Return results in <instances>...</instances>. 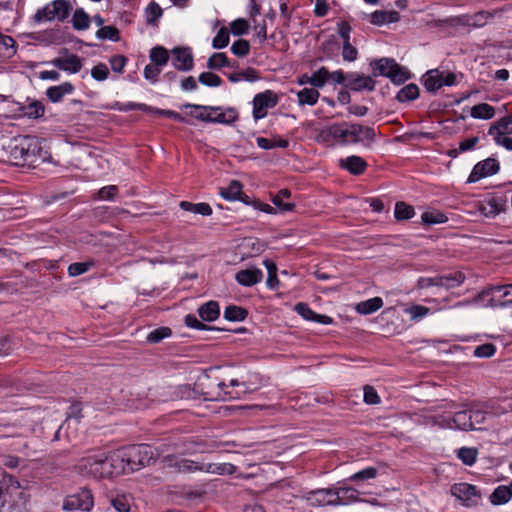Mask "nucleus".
<instances>
[{
  "mask_svg": "<svg viewBox=\"0 0 512 512\" xmlns=\"http://www.w3.org/2000/svg\"><path fill=\"white\" fill-rule=\"evenodd\" d=\"M126 448L113 451L97 450L81 458L76 466L77 471L84 476L96 479L130 473V463Z\"/></svg>",
  "mask_w": 512,
  "mask_h": 512,
  "instance_id": "obj_1",
  "label": "nucleus"
},
{
  "mask_svg": "<svg viewBox=\"0 0 512 512\" xmlns=\"http://www.w3.org/2000/svg\"><path fill=\"white\" fill-rule=\"evenodd\" d=\"M51 159L45 141L38 137L24 136L9 145V160L15 166L36 168Z\"/></svg>",
  "mask_w": 512,
  "mask_h": 512,
  "instance_id": "obj_2",
  "label": "nucleus"
},
{
  "mask_svg": "<svg viewBox=\"0 0 512 512\" xmlns=\"http://www.w3.org/2000/svg\"><path fill=\"white\" fill-rule=\"evenodd\" d=\"M217 391L207 392L210 399L220 401L237 400L256 391L259 386V377L257 374L249 377L230 378L228 381L219 380L216 382Z\"/></svg>",
  "mask_w": 512,
  "mask_h": 512,
  "instance_id": "obj_3",
  "label": "nucleus"
},
{
  "mask_svg": "<svg viewBox=\"0 0 512 512\" xmlns=\"http://www.w3.org/2000/svg\"><path fill=\"white\" fill-rule=\"evenodd\" d=\"M417 422L429 428L472 430L469 409L458 411L452 416L450 414H424L417 418Z\"/></svg>",
  "mask_w": 512,
  "mask_h": 512,
  "instance_id": "obj_4",
  "label": "nucleus"
},
{
  "mask_svg": "<svg viewBox=\"0 0 512 512\" xmlns=\"http://www.w3.org/2000/svg\"><path fill=\"white\" fill-rule=\"evenodd\" d=\"M194 451L191 443L178 441L172 445L171 453L164 456L166 465L175 467L179 472L193 473L202 472L203 463L195 462L186 458H179L176 455L188 454Z\"/></svg>",
  "mask_w": 512,
  "mask_h": 512,
  "instance_id": "obj_5",
  "label": "nucleus"
},
{
  "mask_svg": "<svg viewBox=\"0 0 512 512\" xmlns=\"http://www.w3.org/2000/svg\"><path fill=\"white\" fill-rule=\"evenodd\" d=\"M317 141L327 146L350 145V123H333L322 127L317 134Z\"/></svg>",
  "mask_w": 512,
  "mask_h": 512,
  "instance_id": "obj_6",
  "label": "nucleus"
},
{
  "mask_svg": "<svg viewBox=\"0 0 512 512\" xmlns=\"http://www.w3.org/2000/svg\"><path fill=\"white\" fill-rule=\"evenodd\" d=\"M70 10L71 6L68 1L53 0L36 11L33 21L36 24L52 21L62 22L69 16Z\"/></svg>",
  "mask_w": 512,
  "mask_h": 512,
  "instance_id": "obj_7",
  "label": "nucleus"
},
{
  "mask_svg": "<svg viewBox=\"0 0 512 512\" xmlns=\"http://www.w3.org/2000/svg\"><path fill=\"white\" fill-rule=\"evenodd\" d=\"M130 470L138 471L146 465L151 464L155 459V449L148 444H137L126 446Z\"/></svg>",
  "mask_w": 512,
  "mask_h": 512,
  "instance_id": "obj_8",
  "label": "nucleus"
},
{
  "mask_svg": "<svg viewBox=\"0 0 512 512\" xmlns=\"http://www.w3.org/2000/svg\"><path fill=\"white\" fill-rule=\"evenodd\" d=\"M423 85L428 92H436L444 86L452 87L457 83V76L450 71L431 69L422 78Z\"/></svg>",
  "mask_w": 512,
  "mask_h": 512,
  "instance_id": "obj_9",
  "label": "nucleus"
},
{
  "mask_svg": "<svg viewBox=\"0 0 512 512\" xmlns=\"http://www.w3.org/2000/svg\"><path fill=\"white\" fill-rule=\"evenodd\" d=\"M21 494L19 481L5 471L0 470V508L12 507L16 497Z\"/></svg>",
  "mask_w": 512,
  "mask_h": 512,
  "instance_id": "obj_10",
  "label": "nucleus"
},
{
  "mask_svg": "<svg viewBox=\"0 0 512 512\" xmlns=\"http://www.w3.org/2000/svg\"><path fill=\"white\" fill-rule=\"evenodd\" d=\"M9 117L13 119L27 118L36 120L44 116L45 106L39 100H31L27 104L12 102L9 105Z\"/></svg>",
  "mask_w": 512,
  "mask_h": 512,
  "instance_id": "obj_11",
  "label": "nucleus"
},
{
  "mask_svg": "<svg viewBox=\"0 0 512 512\" xmlns=\"http://www.w3.org/2000/svg\"><path fill=\"white\" fill-rule=\"evenodd\" d=\"M93 506L94 500L92 492L87 488H83L79 492L67 496L63 502L62 508L65 511L82 510L89 512Z\"/></svg>",
  "mask_w": 512,
  "mask_h": 512,
  "instance_id": "obj_12",
  "label": "nucleus"
},
{
  "mask_svg": "<svg viewBox=\"0 0 512 512\" xmlns=\"http://www.w3.org/2000/svg\"><path fill=\"white\" fill-rule=\"evenodd\" d=\"M277 102L278 97L276 93L273 92L272 90H266L264 92L256 94L252 101L253 118L256 121L265 118L267 116L268 109L275 107Z\"/></svg>",
  "mask_w": 512,
  "mask_h": 512,
  "instance_id": "obj_13",
  "label": "nucleus"
},
{
  "mask_svg": "<svg viewBox=\"0 0 512 512\" xmlns=\"http://www.w3.org/2000/svg\"><path fill=\"white\" fill-rule=\"evenodd\" d=\"M451 494L466 507L478 505L481 496L476 486L469 483H456L451 487Z\"/></svg>",
  "mask_w": 512,
  "mask_h": 512,
  "instance_id": "obj_14",
  "label": "nucleus"
},
{
  "mask_svg": "<svg viewBox=\"0 0 512 512\" xmlns=\"http://www.w3.org/2000/svg\"><path fill=\"white\" fill-rule=\"evenodd\" d=\"M499 170L500 164L496 158H486L474 165L467 181L468 183H476L483 178L497 174Z\"/></svg>",
  "mask_w": 512,
  "mask_h": 512,
  "instance_id": "obj_15",
  "label": "nucleus"
},
{
  "mask_svg": "<svg viewBox=\"0 0 512 512\" xmlns=\"http://www.w3.org/2000/svg\"><path fill=\"white\" fill-rule=\"evenodd\" d=\"M303 499L308 506L324 507L335 506L334 500L337 499V496L335 497L334 488H320L305 492Z\"/></svg>",
  "mask_w": 512,
  "mask_h": 512,
  "instance_id": "obj_16",
  "label": "nucleus"
},
{
  "mask_svg": "<svg viewBox=\"0 0 512 512\" xmlns=\"http://www.w3.org/2000/svg\"><path fill=\"white\" fill-rule=\"evenodd\" d=\"M375 138L374 128L350 123V145L360 144L365 148H370L375 142Z\"/></svg>",
  "mask_w": 512,
  "mask_h": 512,
  "instance_id": "obj_17",
  "label": "nucleus"
},
{
  "mask_svg": "<svg viewBox=\"0 0 512 512\" xmlns=\"http://www.w3.org/2000/svg\"><path fill=\"white\" fill-rule=\"evenodd\" d=\"M171 63L179 71H190L193 68V54L190 48L175 47L171 50Z\"/></svg>",
  "mask_w": 512,
  "mask_h": 512,
  "instance_id": "obj_18",
  "label": "nucleus"
},
{
  "mask_svg": "<svg viewBox=\"0 0 512 512\" xmlns=\"http://www.w3.org/2000/svg\"><path fill=\"white\" fill-rule=\"evenodd\" d=\"M376 82L372 76H366L357 72L348 73V82L345 87L353 91H373L375 89Z\"/></svg>",
  "mask_w": 512,
  "mask_h": 512,
  "instance_id": "obj_19",
  "label": "nucleus"
},
{
  "mask_svg": "<svg viewBox=\"0 0 512 512\" xmlns=\"http://www.w3.org/2000/svg\"><path fill=\"white\" fill-rule=\"evenodd\" d=\"M55 68L67 72L68 74H76L82 68V61L76 54H69L66 57H57L48 62Z\"/></svg>",
  "mask_w": 512,
  "mask_h": 512,
  "instance_id": "obj_20",
  "label": "nucleus"
},
{
  "mask_svg": "<svg viewBox=\"0 0 512 512\" xmlns=\"http://www.w3.org/2000/svg\"><path fill=\"white\" fill-rule=\"evenodd\" d=\"M234 278L239 285L252 287L262 281L263 272L254 266H250L237 271Z\"/></svg>",
  "mask_w": 512,
  "mask_h": 512,
  "instance_id": "obj_21",
  "label": "nucleus"
},
{
  "mask_svg": "<svg viewBox=\"0 0 512 512\" xmlns=\"http://www.w3.org/2000/svg\"><path fill=\"white\" fill-rule=\"evenodd\" d=\"M295 311L302 317L304 318L305 320H308V321H312V322H315V323H320V324H323V325H329L333 322L332 318L327 316V315H323V314H318L316 312H314L309 306L308 304L306 303H297L295 305Z\"/></svg>",
  "mask_w": 512,
  "mask_h": 512,
  "instance_id": "obj_22",
  "label": "nucleus"
},
{
  "mask_svg": "<svg viewBox=\"0 0 512 512\" xmlns=\"http://www.w3.org/2000/svg\"><path fill=\"white\" fill-rule=\"evenodd\" d=\"M339 166L353 175H360L366 170L367 163L362 157L352 155L341 158L339 160Z\"/></svg>",
  "mask_w": 512,
  "mask_h": 512,
  "instance_id": "obj_23",
  "label": "nucleus"
},
{
  "mask_svg": "<svg viewBox=\"0 0 512 512\" xmlns=\"http://www.w3.org/2000/svg\"><path fill=\"white\" fill-rule=\"evenodd\" d=\"M334 492L335 497L337 496L334 500L335 506L350 505L359 500V491L353 487L334 488Z\"/></svg>",
  "mask_w": 512,
  "mask_h": 512,
  "instance_id": "obj_24",
  "label": "nucleus"
},
{
  "mask_svg": "<svg viewBox=\"0 0 512 512\" xmlns=\"http://www.w3.org/2000/svg\"><path fill=\"white\" fill-rule=\"evenodd\" d=\"M504 210V204L500 198L491 197L481 203L479 211L486 218H495Z\"/></svg>",
  "mask_w": 512,
  "mask_h": 512,
  "instance_id": "obj_25",
  "label": "nucleus"
},
{
  "mask_svg": "<svg viewBox=\"0 0 512 512\" xmlns=\"http://www.w3.org/2000/svg\"><path fill=\"white\" fill-rule=\"evenodd\" d=\"M74 92V86L70 82H63L56 86H51L46 90V96L52 103L60 102L66 95Z\"/></svg>",
  "mask_w": 512,
  "mask_h": 512,
  "instance_id": "obj_26",
  "label": "nucleus"
},
{
  "mask_svg": "<svg viewBox=\"0 0 512 512\" xmlns=\"http://www.w3.org/2000/svg\"><path fill=\"white\" fill-rule=\"evenodd\" d=\"M211 111L213 123L231 124L235 122L238 117L236 110L233 108L223 109L219 106H212Z\"/></svg>",
  "mask_w": 512,
  "mask_h": 512,
  "instance_id": "obj_27",
  "label": "nucleus"
},
{
  "mask_svg": "<svg viewBox=\"0 0 512 512\" xmlns=\"http://www.w3.org/2000/svg\"><path fill=\"white\" fill-rule=\"evenodd\" d=\"M199 317L205 322H213L220 316V306L217 301H208L198 308Z\"/></svg>",
  "mask_w": 512,
  "mask_h": 512,
  "instance_id": "obj_28",
  "label": "nucleus"
},
{
  "mask_svg": "<svg viewBox=\"0 0 512 512\" xmlns=\"http://www.w3.org/2000/svg\"><path fill=\"white\" fill-rule=\"evenodd\" d=\"M511 134H512V115L499 119L488 130V135H490L492 138H495L497 136H508Z\"/></svg>",
  "mask_w": 512,
  "mask_h": 512,
  "instance_id": "obj_29",
  "label": "nucleus"
},
{
  "mask_svg": "<svg viewBox=\"0 0 512 512\" xmlns=\"http://www.w3.org/2000/svg\"><path fill=\"white\" fill-rule=\"evenodd\" d=\"M512 498V483L509 485H499L491 493L489 500L493 505H503Z\"/></svg>",
  "mask_w": 512,
  "mask_h": 512,
  "instance_id": "obj_30",
  "label": "nucleus"
},
{
  "mask_svg": "<svg viewBox=\"0 0 512 512\" xmlns=\"http://www.w3.org/2000/svg\"><path fill=\"white\" fill-rule=\"evenodd\" d=\"M212 106H204V105H198V104H184L183 108L185 109H191L189 112V115L200 120L203 122L213 123L212 118Z\"/></svg>",
  "mask_w": 512,
  "mask_h": 512,
  "instance_id": "obj_31",
  "label": "nucleus"
},
{
  "mask_svg": "<svg viewBox=\"0 0 512 512\" xmlns=\"http://www.w3.org/2000/svg\"><path fill=\"white\" fill-rule=\"evenodd\" d=\"M212 106H204V105H198V104H184L183 108L185 109H191L189 112V115L200 120L203 122L213 123L212 118Z\"/></svg>",
  "mask_w": 512,
  "mask_h": 512,
  "instance_id": "obj_32",
  "label": "nucleus"
},
{
  "mask_svg": "<svg viewBox=\"0 0 512 512\" xmlns=\"http://www.w3.org/2000/svg\"><path fill=\"white\" fill-rule=\"evenodd\" d=\"M295 94L297 96V103L299 106H314L320 98L319 91L312 87L303 88L296 91Z\"/></svg>",
  "mask_w": 512,
  "mask_h": 512,
  "instance_id": "obj_33",
  "label": "nucleus"
},
{
  "mask_svg": "<svg viewBox=\"0 0 512 512\" xmlns=\"http://www.w3.org/2000/svg\"><path fill=\"white\" fill-rule=\"evenodd\" d=\"M291 197V191L289 189H281L275 195L271 197L272 203L275 205L276 209L281 212L293 211L295 208V204L292 202H284V199H288Z\"/></svg>",
  "mask_w": 512,
  "mask_h": 512,
  "instance_id": "obj_34",
  "label": "nucleus"
},
{
  "mask_svg": "<svg viewBox=\"0 0 512 512\" xmlns=\"http://www.w3.org/2000/svg\"><path fill=\"white\" fill-rule=\"evenodd\" d=\"M236 466L231 463H203L202 472L216 475H231Z\"/></svg>",
  "mask_w": 512,
  "mask_h": 512,
  "instance_id": "obj_35",
  "label": "nucleus"
},
{
  "mask_svg": "<svg viewBox=\"0 0 512 512\" xmlns=\"http://www.w3.org/2000/svg\"><path fill=\"white\" fill-rule=\"evenodd\" d=\"M465 280L462 272L456 271L445 275L438 276L439 287L452 289L461 285Z\"/></svg>",
  "mask_w": 512,
  "mask_h": 512,
  "instance_id": "obj_36",
  "label": "nucleus"
},
{
  "mask_svg": "<svg viewBox=\"0 0 512 512\" xmlns=\"http://www.w3.org/2000/svg\"><path fill=\"white\" fill-rule=\"evenodd\" d=\"M396 68V61L390 58H381L374 62V75H381L389 78L393 70Z\"/></svg>",
  "mask_w": 512,
  "mask_h": 512,
  "instance_id": "obj_37",
  "label": "nucleus"
},
{
  "mask_svg": "<svg viewBox=\"0 0 512 512\" xmlns=\"http://www.w3.org/2000/svg\"><path fill=\"white\" fill-rule=\"evenodd\" d=\"M163 9L156 2H151L145 8L144 16L145 21L148 25L156 27L158 25L159 20L162 18Z\"/></svg>",
  "mask_w": 512,
  "mask_h": 512,
  "instance_id": "obj_38",
  "label": "nucleus"
},
{
  "mask_svg": "<svg viewBox=\"0 0 512 512\" xmlns=\"http://www.w3.org/2000/svg\"><path fill=\"white\" fill-rule=\"evenodd\" d=\"M470 116L474 119L489 120L495 116V108L490 104L480 103L470 109Z\"/></svg>",
  "mask_w": 512,
  "mask_h": 512,
  "instance_id": "obj_39",
  "label": "nucleus"
},
{
  "mask_svg": "<svg viewBox=\"0 0 512 512\" xmlns=\"http://www.w3.org/2000/svg\"><path fill=\"white\" fill-rule=\"evenodd\" d=\"M383 305V300L380 297H373L368 300L359 302L356 305V311L362 315H369L379 310Z\"/></svg>",
  "mask_w": 512,
  "mask_h": 512,
  "instance_id": "obj_40",
  "label": "nucleus"
},
{
  "mask_svg": "<svg viewBox=\"0 0 512 512\" xmlns=\"http://www.w3.org/2000/svg\"><path fill=\"white\" fill-rule=\"evenodd\" d=\"M180 208L184 211H188L194 214L202 216H210L212 214V208L208 203H192L188 201H181L179 204Z\"/></svg>",
  "mask_w": 512,
  "mask_h": 512,
  "instance_id": "obj_41",
  "label": "nucleus"
},
{
  "mask_svg": "<svg viewBox=\"0 0 512 512\" xmlns=\"http://www.w3.org/2000/svg\"><path fill=\"white\" fill-rule=\"evenodd\" d=\"M421 221L423 224L431 226L446 223L448 217L437 209H430L422 213Z\"/></svg>",
  "mask_w": 512,
  "mask_h": 512,
  "instance_id": "obj_42",
  "label": "nucleus"
},
{
  "mask_svg": "<svg viewBox=\"0 0 512 512\" xmlns=\"http://www.w3.org/2000/svg\"><path fill=\"white\" fill-rule=\"evenodd\" d=\"M228 80L232 83H238L241 81H247L250 83L259 80V75L254 68H247L240 72L230 73L227 75Z\"/></svg>",
  "mask_w": 512,
  "mask_h": 512,
  "instance_id": "obj_43",
  "label": "nucleus"
},
{
  "mask_svg": "<svg viewBox=\"0 0 512 512\" xmlns=\"http://www.w3.org/2000/svg\"><path fill=\"white\" fill-rule=\"evenodd\" d=\"M90 16L82 8H78L72 15V26L77 31H84L90 27Z\"/></svg>",
  "mask_w": 512,
  "mask_h": 512,
  "instance_id": "obj_44",
  "label": "nucleus"
},
{
  "mask_svg": "<svg viewBox=\"0 0 512 512\" xmlns=\"http://www.w3.org/2000/svg\"><path fill=\"white\" fill-rule=\"evenodd\" d=\"M242 188V184L239 181L232 180L228 187L221 188L219 194L223 199L227 201H236L242 192Z\"/></svg>",
  "mask_w": 512,
  "mask_h": 512,
  "instance_id": "obj_45",
  "label": "nucleus"
},
{
  "mask_svg": "<svg viewBox=\"0 0 512 512\" xmlns=\"http://www.w3.org/2000/svg\"><path fill=\"white\" fill-rule=\"evenodd\" d=\"M16 53V42L9 36L2 34L0 35V57L10 58Z\"/></svg>",
  "mask_w": 512,
  "mask_h": 512,
  "instance_id": "obj_46",
  "label": "nucleus"
},
{
  "mask_svg": "<svg viewBox=\"0 0 512 512\" xmlns=\"http://www.w3.org/2000/svg\"><path fill=\"white\" fill-rule=\"evenodd\" d=\"M248 315L246 309L237 306V305H229L224 310V318L230 322H240L243 321Z\"/></svg>",
  "mask_w": 512,
  "mask_h": 512,
  "instance_id": "obj_47",
  "label": "nucleus"
},
{
  "mask_svg": "<svg viewBox=\"0 0 512 512\" xmlns=\"http://www.w3.org/2000/svg\"><path fill=\"white\" fill-rule=\"evenodd\" d=\"M329 81V70L326 67H320L311 74V87L322 89Z\"/></svg>",
  "mask_w": 512,
  "mask_h": 512,
  "instance_id": "obj_48",
  "label": "nucleus"
},
{
  "mask_svg": "<svg viewBox=\"0 0 512 512\" xmlns=\"http://www.w3.org/2000/svg\"><path fill=\"white\" fill-rule=\"evenodd\" d=\"M150 60L157 66H165L169 61V53L163 46H155L150 50Z\"/></svg>",
  "mask_w": 512,
  "mask_h": 512,
  "instance_id": "obj_49",
  "label": "nucleus"
},
{
  "mask_svg": "<svg viewBox=\"0 0 512 512\" xmlns=\"http://www.w3.org/2000/svg\"><path fill=\"white\" fill-rule=\"evenodd\" d=\"M419 96V88L416 84H408L404 87H402L397 95L396 99L399 102H408L417 99Z\"/></svg>",
  "mask_w": 512,
  "mask_h": 512,
  "instance_id": "obj_50",
  "label": "nucleus"
},
{
  "mask_svg": "<svg viewBox=\"0 0 512 512\" xmlns=\"http://www.w3.org/2000/svg\"><path fill=\"white\" fill-rule=\"evenodd\" d=\"M490 18V13L479 11L473 15L466 16L465 24L474 28H482L488 23Z\"/></svg>",
  "mask_w": 512,
  "mask_h": 512,
  "instance_id": "obj_51",
  "label": "nucleus"
},
{
  "mask_svg": "<svg viewBox=\"0 0 512 512\" xmlns=\"http://www.w3.org/2000/svg\"><path fill=\"white\" fill-rule=\"evenodd\" d=\"M415 215L413 206L408 205L405 202H397L395 204L394 216L397 220H408Z\"/></svg>",
  "mask_w": 512,
  "mask_h": 512,
  "instance_id": "obj_52",
  "label": "nucleus"
},
{
  "mask_svg": "<svg viewBox=\"0 0 512 512\" xmlns=\"http://www.w3.org/2000/svg\"><path fill=\"white\" fill-rule=\"evenodd\" d=\"M225 66H230V63L227 55L222 52L213 53L207 61V68L210 70H218Z\"/></svg>",
  "mask_w": 512,
  "mask_h": 512,
  "instance_id": "obj_53",
  "label": "nucleus"
},
{
  "mask_svg": "<svg viewBox=\"0 0 512 512\" xmlns=\"http://www.w3.org/2000/svg\"><path fill=\"white\" fill-rule=\"evenodd\" d=\"M477 450L471 447H461L457 450V457L467 466H472L477 459Z\"/></svg>",
  "mask_w": 512,
  "mask_h": 512,
  "instance_id": "obj_54",
  "label": "nucleus"
},
{
  "mask_svg": "<svg viewBox=\"0 0 512 512\" xmlns=\"http://www.w3.org/2000/svg\"><path fill=\"white\" fill-rule=\"evenodd\" d=\"M96 37L100 40H110L118 42L120 40L119 30L114 26H103L96 32Z\"/></svg>",
  "mask_w": 512,
  "mask_h": 512,
  "instance_id": "obj_55",
  "label": "nucleus"
},
{
  "mask_svg": "<svg viewBox=\"0 0 512 512\" xmlns=\"http://www.w3.org/2000/svg\"><path fill=\"white\" fill-rule=\"evenodd\" d=\"M94 266L93 261L75 262L68 266V275L77 277L88 272Z\"/></svg>",
  "mask_w": 512,
  "mask_h": 512,
  "instance_id": "obj_56",
  "label": "nucleus"
},
{
  "mask_svg": "<svg viewBox=\"0 0 512 512\" xmlns=\"http://www.w3.org/2000/svg\"><path fill=\"white\" fill-rule=\"evenodd\" d=\"M171 334H172V331L170 328L160 327V328H157V329H154L153 331H151L147 335L146 339H147V342L156 344V343H159L160 341H162L163 339L170 337Z\"/></svg>",
  "mask_w": 512,
  "mask_h": 512,
  "instance_id": "obj_57",
  "label": "nucleus"
},
{
  "mask_svg": "<svg viewBox=\"0 0 512 512\" xmlns=\"http://www.w3.org/2000/svg\"><path fill=\"white\" fill-rule=\"evenodd\" d=\"M409 78H410L409 71L406 68L400 66L396 62V68L393 70L392 74L389 77L390 81L396 85H400V84L404 83L405 81H407Z\"/></svg>",
  "mask_w": 512,
  "mask_h": 512,
  "instance_id": "obj_58",
  "label": "nucleus"
},
{
  "mask_svg": "<svg viewBox=\"0 0 512 512\" xmlns=\"http://www.w3.org/2000/svg\"><path fill=\"white\" fill-rule=\"evenodd\" d=\"M353 29L349 22L340 21L337 23V34L339 38L342 40V45L351 42V33Z\"/></svg>",
  "mask_w": 512,
  "mask_h": 512,
  "instance_id": "obj_59",
  "label": "nucleus"
},
{
  "mask_svg": "<svg viewBox=\"0 0 512 512\" xmlns=\"http://www.w3.org/2000/svg\"><path fill=\"white\" fill-rule=\"evenodd\" d=\"M229 44V32L225 27L218 30L217 34L212 40V47L214 49H223Z\"/></svg>",
  "mask_w": 512,
  "mask_h": 512,
  "instance_id": "obj_60",
  "label": "nucleus"
},
{
  "mask_svg": "<svg viewBox=\"0 0 512 512\" xmlns=\"http://www.w3.org/2000/svg\"><path fill=\"white\" fill-rule=\"evenodd\" d=\"M198 81L207 87H219L222 84V79L212 72L201 73L198 77Z\"/></svg>",
  "mask_w": 512,
  "mask_h": 512,
  "instance_id": "obj_61",
  "label": "nucleus"
},
{
  "mask_svg": "<svg viewBox=\"0 0 512 512\" xmlns=\"http://www.w3.org/2000/svg\"><path fill=\"white\" fill-rule=\"evenodd\" d=\"M378 475V470L375 467H366L349 477L351 481H364L374 479Z\"/></svg>",
  "mask_w": 512,
  "mask_h": 512,
  "instance_id": "obj_62",
  "label": "nucleus"
},
{
  "mask_svg": "<svg viewBox=\"0 0 512 512\" xmlns=\"http://www.w3.org/2000/svg\"><path fill=\"white\" fill-rule=\"evenodd\" d=\"M406 313L410 315L412 320H421L432 313V310L422 305H412L406 309Z\"/></svg>",
  "mask_w": 512,
  "mask_h": 512,
  "instance_id": "obj_63",
  "label": "nucleus"
},
{
  "mask_svg": "<svg viewBox=\"0 0 512 512\" xmlns=\"http://www.w3.org/2000/svg\"><path fill=\"white\" fill-rule=\"evenodd\" d=\"M492 291L506 298V300L501 303V306H507L512 304V284L494 286L492 288Z\"/></svg>",
  "mask_w": 512,
  "mask_h": 512,
  "instance_id": "obj_64",
  "label": "nucleus"
}]
</instances>
